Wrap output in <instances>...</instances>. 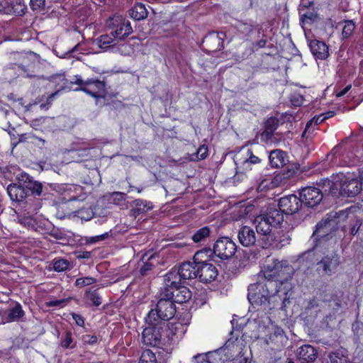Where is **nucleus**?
<instances>
[{
    "mask_svg": "<svg viewBox=\"0 0 363 363\" xmlns=\"http://www.w3.org/2000/svg\"><path fill=\"white\" fill-rule=\"evenodd\" d=\"M6 190L10 199L21 205L28 214L37 213L49 194L46 186L26 172L18 174L16 182L10 184Z\"/></svg>",
    "mask_w": 363,
    "mask_h": 363,
    "instance_id": "obj_1",
    "label": "nucleus"
},
{
    "mask_svg": "<svg viewBox=\"0 0 363 363\" xmlns=\"http://www.w3.org/2000/svg\"><path fill=\"white\" fill-rule=\"evenodd\" d=\"M259 279L256 283L251 284L248 286L247 299L252 305L259 306L264 310H271L277 306V303L282 301V306H286V301L289 300L288 292L283 291L278 283L269 281L258 274Z\"/></svg>",
    "mask_w": 363,
    "mask_h": 363,
    "instance_id": "obj_2",
    "label": "nucleus"
},
{
    "mask_svg": "<svg viewBox=\"0 0 363 363\" xmlns=\"http://www.w3.org/2000/svg\"><path fill=\"white\" fill-rule=\"evenodd\" d=\"M183 328L180 323H171L170 326L164 323L163 325H150L142 333L143 343L148 346L164 349L170 345L172 336L177 335V330Z\"/></svg>",
    "mask_w": 363,
    "mask_h": 363,
    "instance_id": "obj_3",
    "label": "nucleus"
},
{
    "mask_svg": "<svg viewBox=\"0 0 363 363\" xmlns=\"http://www.w3.org/2000/svg\"><path fill=\"white\" fill-rule=\"evenodd\" d=\"M157 301L154 308L148 313L145 321L149 325H159L161 321H168L174 318L176 313V306L168 298L162 297L160 291Z\"/></svg>",
    "mask_w": 363,
    "mask_h": 363,
    "instance_id": "obj_4",
    "label": "nucleus"
},
{
    "mask_svg": "<svg viewBox=\"0 0 363 363\" xmlns=\"http://www.w3.org/2000/svg\"><path fill=\"white\" fill-rule=\"evenodd\" d=\"M294 272V268L287 261L273 259L259 274L269 281L277 282L278 288H281L284 281L291 278Z\"/></svg>",
    "mask_w": 363,
    "mask_h": 363,
    "instance_id": "obj_5",
    "label": "nucleus"
},
{
    "mask_svg": "<svg viewBox=\"0 0 363 363\" xmlns=\"http://www.w3.org/2000/svg\"><path fill=\"white\" fill-rule=\"evenodd\" d=\"M344 216V211L330 212L326 217L318 222L315 225L311 239L313 242L320 238H324L336 231L340 228L343 232H346V225L341 224V218Z\"/></svg>",
    "mask_w": 363,
    "mask_h": 363,
    "instance_id": "obj_6",
    "label": "nucleus"
},
{
    "mask_svg": "<svg viewBox=\"0 0 363 363\" xmlns=\"http://www.w3.org/2000/svg\"><path fill=\"white\" fill-rule=\"evenodd\" d=\"M203 254V251L197 252L194 257V262H186L182 263L178 268H172L168 273L164 275V280L171 283H180L195 279L197 277L196 267L197 266V260L199 257Z\"/></svg>",
    "mask_w": 363,
    "mask_h": 363,
    "instance_id": "obj_7",
    "label": "nucleus"
},
{
    "mask_svg": "<svg viewBox=\"0 0 363 363\" xmlns=\"http://www.w3.org/2000/svg\"><path fill=\"white\" fill-rule=\"evenodd\" d=\"M316 271L320 276L335 274L340 264V257L334 250H318Z\"/></svg>",
    "mask_w": 363,
    "mask_h": 363,
    "instance_id": "obj_8",
    "label": "nucleus"
},
{
    "mask_svg": "<svg viewBox=\"0 0 363 363\" xmlns=\"http://www.w3.org/2000/svg\"><path fill=\"white\" fill-rule=\"evenodd\" d=\"M164 286L161 288L160 292L162 297L168 298L175 303H183L187 302L191 297V292L186 286L180 283L167 282L164 279Z\"/></svg>",
    "mask_w": 363,
    "mask_h": 363,
    "instance_id": "obj_9",
    "label": "nucleus"
},
{
    "mask_svg": "<svg viewBox=\"0 0 363 363\" xmlns=\"http://www.w3.org/2000/svg\"><path fill=\"white\" fill-rule=\"evenodd\" d=\"M206 253L214 254L221 260H227L231 258L237 251L236 244L228 237H220L213 244V250L205 248L202 250Z\"/></svg>",
    "mask_w": 363,
    "mask_h": 363,
    "instance_id": "obj_10",
    "label": "nucleus"
},
{
    "mask_svg": "<svg viewBox=\"0 0 363 363\" xmlns=\"http://www.w3.org/2000/svg\"><path fill=\"white\" fill-rule=\"evenodd\" d=\"M106 26L111 30V34L115 38L124 40L133 33L130 21L121 15H113L106 22Z\"/></svg>",
    "mask_w": 363,
    "mask_h": 363,
    "instance_id": "obj_11",
    "label": "nucleus"
},
{
    "mask_svg": "<svg viewBox=\"0 0 363 363\" xmlns=\"http://www.w3.org/2000/svg\"><path fill=\"white\" fill-rule=\"evenodd\" d=\"M75 81L72 82V83L79 86V87L75 89L76 91H82L95 99L103 96L106 86L104 81L95 78H89L84 80L81 76L78 75L75 76Z\"/></svg>",
    "mask_w": 363,
    "mask_h": 363,
    "instance_id": "obj_12",
    "label": "nucleus"
},
{
    "mask_svg": "<svg viewBox=\"0 0 363 363\" xmlns=\"http://www.w3.org/2000/svg\"><path fill=\"white\" fill-rule=\"evenodd\" d=\"M343 177L344 173L339 172L335 175L333 174L331 179L328 178L320 179L318 184L321 186L325 194L335 197L338 196H343V191H342Z\"/></svg>",
    "mask_w": 363,
    "mask_h": 363,
    "instance_id": "obj_13",
    "label": "nucleus"
},
{
    "mask_svg": "<svg viewBox=\"0 0 363 363\" xmlns=\"http://www.w3.org/2000/svg\"><path fill=\"white\" fill-rule=\"evenodd\" d=\"M320 187L306 186L301 190L299 196L303 205L308 208H313L320 203L323 198V190Z\"/></svg>",
    "mask_w": 363,
    "mask_h": 363,
    "instance_id": "obj_14",
    "label": "nucleus"
},
{
    "mask_svg": "<svg viewBox=\"0 0 363 363\" xmlns=\"http://www.w3.org/2000/svg\"><path fill=\"white\" fill-rule=\"evenodd\" d=\"M197 277L199 280L203 283H209L216 279L218 276L216 267L207 261L197 260L196 267Z\"/></svg>",
    "mask_w": 363,
    "mask_h": 363,
    "instance_id": "obj_15",
    "label": "nucleus"
},
{
    "mask_svg": "<svg viewBox=\"0 0 363 363\" xmlns=\"http://www.w3.org/2000/svg\"><path fill=\"white\" fill-rule=\"evenodd\" d=\"M301 196L294 194L281 197L279 201V209L286 215H293L298 212L303 206Z\"/></svg>",
    "mask_w": 363,
    "mask_h": 363,
    "instance_id": "obj_16",
    "label": "nucleus"
},
{
    "mask_svg": "<svg viewBox=\"0 0 363 363\" xmlns=\"http://www.w3.org/2000/svg\"><path fill=\"white\" fill-rule=\"evenodd\" d=\"M257 233L259 236V245H263L266 241L272 240L271 233L274 227L264 218L262 215L258 216L255 220Z\"/></svg>",
    "mask_w": 363,
    "mask_h": 363,
    "instance_id": "obj_17",
    "label": "nucleus"
},
{
    "mask_svg": "<svg viewBox=\"0 0 363 363\" xmlns=\"http://www.w3.org/2000/svg\"><path fill=\"white\" fill-rule=\"evenodd\" d=\"M300 21L302 26L306 24H311L318 18L317 9L314 7L313 1H309L308 4H301L299 6Z\"/></svg>",
    "mask_w": 363,
    "mask_h": 363,
    "instance_id": "obj_18",
    "label": "nucleus"
},
{
    "mask_svg": "<svg viewBox=\"0 0 363 363\" xmlns=\"http://www.w3.org/2000/svg\"><path fill=\"white\" fill-rule=\"evenodd\" d=\"M270 237L272 238V240H270V242L266 241L262 245L263 248H267L270 246L281 247L289 244L291 240L289 235L286 233L278 230L277 228L274 229Z\"/></svg>",
    "mask_w": 363,
    "mask_h": 363,
    "instance_id": "obj_19",
    "label": "nucleus"
},
{
    "mask_svg": "<svg viewBox=\"0 0 363 363\" xmlns=\"http://www.w3.org/2000/svg\"><path fill=\"white\" fill-rule=\"evenodd\" d=\"M240 243L244 247L254 246L258 242L255 230L249 226L242 227L238 233Z\"/></svg>",
    "mask_w": 363,
    "mask_h": 363,
    "instance_id": "obj_20",
    "label": "nucleus"
},
{
    "mask_svg": "<svg viewBox=\"0 0 363 363\" xmlns=\"http://www.w3.org/2000/svg\"><path fill=\"white\" fill-rule=\"evenodd\" d=\"M296 356L301 363H313L317 358V351L313 346L305 345L297 349Z\"/></svg>",
    "mask_w": 363,
    "mask_h": 363,
    "instance_id": "obj_21",
    "label": "nucleus"
},
{
    "mask_svg": "<svg viewBox=\"0 0 363 363\" xmlns=\"http://www.w3.org/2000/svg\"><path fill=\"white\" fill-rule=\"evenodd\" d=\"M308 45L315 59L323 60L329 56L328 47L323 41L312 40Z\"/></svg>",
    "mask_w": 363,
    "mask_h": 363,
    "instance_id": "obj_22",
    "label": "nucleus"
},
{
    "mask_svg": "<svg viewBox=\"0 0 363 363\" xmlns=\"http://www.w3.org/2000/svg\"><path fill=\"white\" fill-rule=\"evenodd\" d=\"M279 125V120L275 117L269 118L264 124V130L262 133V138L266 140H270L271 143H277L278 140L274 137V133Z\"/></svg>",
    "mask_w": 363,
    "mask_h": 363,
    "instance_id": "obj_23",
    "label": "nucleus"
},
{
    "mask_svg": "<svg viewBox=\"0 0 363 363\" xmlns=\"http://www.w3.org/2000/svg\"><path fill=\"white\" fill-rule=\"evenodd\" d=\"M343 221L347 222V225H345L346 230L348 229L352 235H355L357 233L362 225V218L352 213H346L345 212H344V216L341 218V223Z\"/></svg>",
    "mask_w": 363,
    "mask_h": 363,
    "instance_id": "obj_24",
    "label": "nucleus"
},
{
    "mask_svg": "<svg viewBox=\"0 0 363 363\" xmlns=\"http://www.w3.org/2000/svg\"><path fill=\"white\" fill-rule=\"evenodd\" d=\"M284 213L279 208L273 206L267 208L265 214H262L264 218L274 227L277 228L284 220Z\"/></svg>",
    "mask_w": 363,
    "mask_h": 363,
    "instance_id": "obj_25",
    "label": "nucleus"
},
{
    "mask_svg": "<svg viewBox=\"0 0 363 363\" xmlns=\"http://www.w3.org/2000/svg\"><path fill=\"white\" fill-rule=\"evenodd\" d=\"M134 207L130 210V216L136 218L141 213H145L152 208L151 202L143 199H135L133 201Z\"/></svg>",
    "mask_w": 363,
    "mask_h": 363,
    "instance_id": "obj_26",
    "label": "nucleus"
},
{
    "mask_svg": "<svg viewBox=\"0 0 363 363\" xmlns=\"http://www.w3.org/2000/svg\"><path fill=\"white\" fill-rule=\"evenodd\" d=\"M141 261L143 264L140 266V272L143 276L150 274V272L152 271L158 262L155 255H151L150 256L144 255Z\"/></svg>",
    "mask_w": 363,
    "mask_h": 363,
    "instance_id": "obj_27",
    "label": "nucleus"
},
{
    "mask_svg": "<svg viewBox=\"0 0 363 363\" xmlns=\"http://www.w3.org/2000/svg\"><path fill=\"white\" fill-rule=\"evenodd\" d=\"M344 292L338 290L331 294L329 297L328 295L325 296L323 300L325 302L330 303V306L333 307L335 311H337L343 306Z\"/></svg>",
    "mask_w": 363,
    "mask_h": 363,
    "instance_id": "obj_28",
    "label": "nucleus"
},
{
    "mask_svg": "<svg viewBox=\"0 0 363 363\" xmlns=\"http://www.w3.org/2000/svg\"><path fill=\"white\" fill-rule=\"evenodd\" d=\"M269 160L272 167L280 168L286 163L285 152L281 150L271 151Z\"/></svg>",
    "mask_w": 363,
    "mask_h": 363,
    "instance_id": "obj_29",
    "label": "nucleus"
},
{
    "mask_svg": "<svg viewBox=\"0 0 363 363\" xmlns=\"http://www.w3.org/2000/svg\"><path fill=\"white\" fill-rule=\"evenodd\" d=\"M212 230L208 226L202 227L196 230L191 236V239L195 243L204 244L207 239L211 237Z\"/></svg>",
    "mask_w": 363,
    "mask_h": 363,
    "instance_id": "obj_30",
    "label": "nucleus"
},
{
    "mask_svg": "<svg viewBox=\"0 0 363 363\" xmlns=\"http://www.w3.org/2000/svg\"><path fill=\"white\" fill-rule=\"evenodd\" d=\"M234 27L238 33L246 37L247 40L249 38L255 28L251 21H237Z\"/></svg>",
    "mask_w": 363,
    "mask_h": 363,
    "instance_id": "obj_31",
    "label": "nucleus"
},
{
    "mask_svg": "<svg viewBox=\"0 0 363 363\" xmlns=\"http://www.w3.org/2000/svg\"><path fill=\"white\" fill-rule=\"evenodd\" d=\"M330 363H348L347 351L343 348L331 352L328 355Z\"/></svg>",
    "mask_w": 363,
    "mask_h": 363,
    "instance_id": "obj_32",
    "label": "nucleus"
},
{
    "mask_svg": "<svg viewBox=\"0 0 363 363\" xmlns=\"http://www.w3.org/2000/svg\"><path fill=\"white\" fill-rule=\"evenodd\" d=\"M148 12L144 4L138 3L129 10V15L135 21H140L147 16Z\"/></svg>",
    "mask_w": 363,
    "mask_h": 363,
    "instance_id": "obj_33",
    "label": "nucleus"
},
{
    "mask_svg": "<svg viewBox=\"0 0 363 363\" xmlns=\"http://www.w3.org/2000/svg\"><path fill=\"white\" fill-rule=\"evenodd\" d=\"M7 315L6 321H14L24 315V311L20 303H16L14 306L5 311Z\"/></svg>",
    "mask_w": 363,
    "mask_h": 363,
    "instance_id": "obj_34",
    "label": "nucleus"
},
{
    "mask_svg": "<svg viewBox=\"0 0 363 363\" xmlns=\"http://www.w3.org/2000/svg\"><path fill=\"white\" fill-rule=\"evenodd\" d=\"M11 10L16 16H23L27 10V6L22 0H11L9 3Z\"/></svg>",
    "mask_w": 363,
    "mask_h": 363,
    "instance_id": "obj_35",
    "label": "nucleus"
},
{
    "mask_svg": "<svg viewBox=\"0 0 363 363\" xmlns=\"http://www.w3.org/2000/svg\"><path fill=\"white\" fill-rule=\"evenodd\" d=\"M326 119L327 116H323V115L313 117L311 120L307 122L305 130L302 133V137H308L306 135L313 131V125H318Z\"/></svg>",
    "mask_w": 363,
    "mask_h": 363,
    "instance_id": "obj_36",
    "label": "nucleus"
},
{
    "mask_svg": "<svg viewBox=\"0 0 363 363\" xmlns=\"http://www.w3.org/2000/svg\"><path fill=\"white\" fill-rule=\"evenodd\" d=\"M52 269L57 272H62L69 269L70 262L63 258H55L52 261Z\"/></svg>",
    "mask_w": 363,
    "mask_h": 363,
    "instance_id": "obj_37",
    "label": "nucleus"
},
{
    "mask_svg": "<svg viewBox=\"0 0 363 363\" xmlns=\"http://www.w3.org/2000/svg\"><path fill=\"white\" fill-rule=\"evenodd\" d=\"M85 298L94 306H99L102 303L101 296L97 289L91 290L89 289L86 290L85 292Z\"/></svg>",
    "mask_w": 363,
    "mask_h": 363,
    "instance_id": "obj_38",
    "label": "nucleus"
},
{
    "mask_svg": "<svg viewBox=\"0 0 363 363\" xmlns=\"http://www.w3.org/2000/svg\"><path fill=\"white\" fill-rule=\"evenodd\" d=\"M344 26L342 31V38L347 39L352 35L356 25L352 20H345L343 21Z\"/></svg>",
    "mask_w": 363,
    "mask_h": 363,
    "instance_id": "obj_39",
    "label": "nucleus"
},
{
    "mask_svg": "<svg viewBox=\"0 0 363 363\" xmlns=\"http://www.w3.org/2000/svg\"><path fill=\"white\" fill-rule=\"evenodd\" d=\"M138 363H157L155 354L150 350H144L140 355Z\"/></svg>",
    "mask_w": 363,
    "mask_h": 363,
    "instance_id": "obj_40",
    "label": "nucleus"
},
{
    "mask_svg": "<svg viewBox=\"0 0 363 363\" xmlns=\"http://www.w3.org/2000/svg\"><path fill=\"white\" fill-rule=\"evenodd\" d=\"M126 199V194L120 191L113 192L110 195L109 201L117 206H123Z\"/></svg>",
    "mask_w": 363,
    "mask_h": 363,
    "instance_id": "obj_41",
    "label": "nucleus"
},
{
    "mask_svg": "<svg viewBox=\"0 0 363 363\" xmlns=\"http://www.w3.org/2000/svg\"><path fill=\"white\" fill-rule=\"evenodd\" d=\"M225 36L223 33H216L211 35L210 36L206 37L205 40L206 42H213L218 44V45L214 48L215 50H221L223 48V38Z\"/></svg>",
    "mask_w": 363,
    "mask_h": 363,
    "instance_id": "obj_42",
    "label": "nucleus"
},
{
    "mask_svg": "<svg viewBox=\"0 0 363 363\" xmlns=\"http://www.w3.org/2000/svg\"><path fill=\"white\" fill-rule=\"evenodd\" d=\"M113 42V39L108 35H102L96 40V44L103 50L109 48Z\"/></svg>",
    "mask_w": 363,
    "mask_h": 363,
    "instance_id": "obj_43",
    "label": "nucleus"
},
{
    "mask_svg": "<svg viewBox=\"0 0 363 363\" xmlns=\"http://www.w3.org/2000/svg\"><path fill=\"white\" fill-rule=\"evenodd\" d=\"M72 335L70 331L65 333V335L62 338L60 343L62 347L65 349L75 347L76 342H74Z\"/></svg>",
    "mask_w": 363,
    "mask_h": 363,
    "instance_id": "obj_44",
    "label": "nucleus"
},
{
    "mask_svg": "<svg viewBox=\"0 0 363 363\" xmlns=\"http://www.w3.org/2000/svg\"><path fill=\"white\" fill-rule=\"evenodd\" d=\"M48 80L50 82L56 84L57 86H59L60 89L58 90L65 88L67 82L65 75L61 74L52 75L48 78Z\"/></svg>",
    "mask_w": 363,
    "mask_h": 363,
    "instance_id": "obj_45",
    "label": "nucleus"
},
{
    "mask_svg": "<svg viewBox=\"0 0 363 363\" xmlns=\"http://www.w3.org/2000/svg\"><path fill=\"white\" fill-rule=\"evenodd\" d=\"M218 350L214 352H208L205 354H198L194 356L193 359L194 363H211L210 357L214 354H217Z\"/></svg>",
    "mask_w": 363,
    "mask_h": 363,
    "instance_id": "obj_46",
    "label": "nucleus"
},
{
    "mask_svg": "<svg viewBox=\"0 0 363 363\" xmlns=\"http://www.w3.org/2000/svg\"><path fill=\"white\" fill-rule=\"evenodd\" d=\"M96 281V279L91 277H81L77 279L75 286L82 288L94 284Z\"/></svg>",
    "mask_w": 363,
    "mask_h": 363,
    "instance_id": "obj_47",
    "label": "nucleus"
},
{
    "mask_svg": "<svg viewBox=\"0 0 363 363\" xmlns=\"http://www.w3.org/2000/svg\"><path fill=\"white\" fill-rule=\"evenodd\" d=\"M45 0H30V6L33 11H41L44 9Z\"/></svg>",
    "mask_w": 363,
    "mask_h": 363,
    "instance_id": "obj_48",
    "label": "nucleus"
},
{
    "mask_svg": "<svg viewBox=\"0 0 363 363\" xmlns=\"http://www.w3.org/2000/svg\"><path fill=\"white\" fill-rule=\"evenodd\" d=\"M208 155V147L206 145H201L199 147L196 153L197 160H203Z\"/></svg>",
    "mask_w": 363,
    "mask_h": 363,
    "instance_id": "obj_49",
    "label": "nucleus"
},
{
    "mask_svg": "<svg viewBox=\"0 0 363 363\" xmlns=\"http://www.w3.org/2000/svg\"><path fill=\"white\" fill-rule=\"evenodd\" d=\"M60 90H57L55 92L50 94L47 99H46V103H43L40 104V107L42 108V109H48L50 106L51 105L54 98L55 96H57L59 93Z\"/></svg>",
    "mask_w": 363,
    "mask_h": 363,
    "instance_id": "obj_50",
    "label": "nucleus"
},
{
    "mask_svg": "<svg viewBox=\"0 0 363 363\" xmlns=\"http://www.w3.org/2000/svg\"><path fill=\"white\" fill-rule=\"evenodd\" d=\"M69 301V299H60V300H55V301H50L47 303V306L48 307H57V306H64L65 304Z\"/></svg>",
    "mask_w": 363,
    "mask_h": 363,
    "instance_id": "obj_51",
    "label": "nucleus"
},
{
    "mask_svg": "<svg viewBox=\"0 0 363 363\" xmlns=\"http://www.w3.org/2000/svg\"><path fill=\"white\" fill-rule=\"evenodd\" d=\"M82 340L84 343L89 345H94L98 341V337L96 335H85L82 337Z\"/></svg>",
    "mask_w": 363,
    "mask_h": 363,
    "instance_id": "obj_52",
    "label": "nucleus"
},
{
    "mask_svg": "<svg viewBox=\"0 0 363 363\" xmlns=\"http://www.w3.org/2000/svg\"><path fill=\"white\" fill-rule=\"evenodd\" d=\"M247 155H249V157L245 161L246 162H250L251 164H257L259 163L261 161V160L258 157L255 156L252 154V151L250 150H248Z\"/></svg>",
    "mask_w": 363,
    "mask_h": 363,
    "instance_id": "obj_53",
    "label": "nucleus"
},
{
    "mask_svg": "<svg viewBox=\"0 0 363 363\" xmlns=\"http://www.w3.org/2000/svg\"><path fill=\"white\" fill-rule=\"evenodd\" d=\"M21 223L29 228L35 227V220L31 217L23 218L21 219Z\"/></svg>",
    "mask_w": 363,
    "mask_h": 363,
    "instance_id": "obj_54",
    "label": "nucleus"
},
{
    "mask_svg": "<svg viewBox=\"0 0 363 363\" xmlns=\"http://www.w3.org/2000/svg\"><path fill=\"white\" fill-rule=\"evenodd\" d=\"M80 214L79 216L85 220H89L92 218V212L91 211H85L84 210H79L77 212Z\"/></svg>",
    "mask_w": 363,
    "mask_h": 363,
    "instance_id": "obj_55",
    "label": "nucleus"
},
{
    "mask_svg": "<svg viewBox=\"0 0 363 363\" xmlns=\"http://www.w3.org/2000/svg\"><path fill=\"white\" fill-rule=\"evenodd\" d=\"M80 214L79 216L85 220H89L92 218V212L91 211H85L84 210H79L77 212Z\"/></svg>",
    "mask_w": 363,
    "mask_h": 363,
    "instance_id": "obj_56",
    "label": "nucleus"
},
{
    "mask_svg": "<svg viewBox=\"0 0 363 363\" xmlns=\"http://www.w3.org/2000/svg\"><path fill=\"white\" fill-rule=\"evenodd\" d=\"M72 315L77 325L82 326V327L84 326V319L81 315L77 314V313H72Z\"/></svg>",
    "mask_w": 363,
    "mask_h": 363,
    "instance_id": "obj_57",
    "label": "nucleus"
},
{
    "mask_svg": "<svg viewBox=\"0 0 363 363\" xmlns=\"http://www.w3.org/2000/svg\"><path fill=\"white\" fill-rule=\"evenodd\" d=\"M291 102L295 106H299L301 105L303 102V97L300 95L298 96H292L291 97Z\"/></svg>",
    "mask_w": 363,
    "mask_h": 363,
    "instance_id": "obj_58",
    "label": "nucleus"
},
{
    "mask_svg": "<svg viewBox=\"0 0 363 363\" xmlns=\"http://www.w3.org/2000/svg\"><path fill=\"white\" fill-rule=\"evenodd\" d=\"M274 337H279L281 340L284 339V331L281 328H277L273 335L270 337L272 340H274Z\"/></svg>",
    "mask_w": 363,
    "mask_h": 363,
    "instance_id": "obj_59",
    "label": "nucleus"
},
{
    "mask_svg": "<svg viewBox=\"0 0 363 363\" xmlns=\"http://www.w3.org/2000/svg\"><path fill=\"white\" fill-rule=\"evenodd\" d=\"M50 235L56 240H62L65 238V234L58 230H52Z\"/></svg>",
    "mask_w": 363,
    "mask_h": 363,
    "instance_id": "obj_60",
    "label": "nucleus"
},
{
    "mask_svg": "<svg viewBox=\"0 0 363 363\" xmlns=\"http://www.w3.org/2000/svg\"><path fill=\"white\" fill-rule=\"evenodd\" d=\"M77 257L78 259H89L91 257V252L88 251H82L79 252Z\"/></svg>",
    "mask_w": 363,
    "mask_h": 363,
    "instance_id": "obj_61",
    "label": "nucleus"
},
{
    "mask_svg": "<svg viewBox=\"0 0 363 363\" xmlns=\"http://www.w3.org/2000/svg\"><path fill=\"white\" fill-rule=\"evenodd\" d=\"M9 3L6 0H0V12H6V9L9 6Z\"/></svg>",
    "mask_w": 363,
    "mask_h": 363,
    "instance_id": "obj_62",
    "label": "nucleus"
},
{
    "mask_svg": "<svg viewBox=\"0 0 363 363\" xmlns=\"http://www.w3.org/2000/svg\"><path fill=\"white\" fill-rule=\"evenodd\" d=\"M107 237H108V233H106L104 234H102V235H97L96 237L92 238V240L94 242H98V241L104 240Z\"/></svg>",
    "mask_w": 363,
    "mask_h": 363,
    "instance_id": "obj_63",
    "label": "nucleus"
},
{
    "mask_svg": "<svg viewBox=\"0 0 363 363\" xmlns=\"http://www.w3.org/2000/svg\"><path fill=\"white\" fill-rule=\"evenodd\" d=\"M266 44H267V40L265 39H261V40H258L257 42H256V43L255 44V46L257 47V48H264Z\"/></svg>",
    "mask_w": 363,
    "mask_h": 363,
    "instance_id": "obj_64",
    "label": "nucleus"
}]
</instances>
